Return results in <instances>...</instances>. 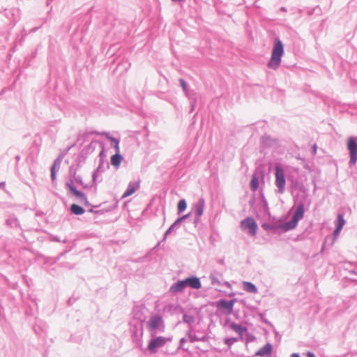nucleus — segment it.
<instances>
[{
	"mask_svg": "<svg viewBox=\"0 0 357 357\" xmlns=\"http://www.w3.org/2000/svg\"><path fill=\"white\" fill-rule=\"evenodd\" d=\"M304 203L301 202L298 204L296 211L294 212L291 219L289 221L281 225V227H283V229L285 231L292 230L296 227L298 221L301 220L304 216Z\"/></svg>",
	"mask_w": 357,
	"mask_h": 357,
	"instance_id": "f03ea898",
	"label": "nucleus"
},
{
	"mask_svg": "<svg viewBox=\"0 0 357 357\" xmlns=\"http://www.w3.org/2000/svg\"><path fill=\"white\" fill-rule=\"evenodd\" d=\"M123 159L122 155L116 152L114 155L111 157V164L115 167L118 168Z\"/></svg>",
	"mask_w": 357,
	"mask_h": 357,
	"instance_id": "a211bd4d",
	"label": "nucleus"
},
{
	"mask_svg": "<svg viewBox=\"0 0 357 357\" xmlns=\"http://www.w3.org/2000/svg\"><path fill=\"white\" fill-rule=\"evenodd\" d=\"M222 278V275L219 273L217 271H213L209 275V278L211 282L212 285H218L219 287H221L222 285H225L229 288H231V284L229 282H222L220 278Z\"/></svg>",
	"mask_w": 357,
	"mask_h": 357,
	"instance_id": "1a4fd4ad",
	"label": "nucleus"
},
{
	"mask_svg": "<svg viewBox=\"0 0 357 357\" xmlns=\"http://www.w3.org/2000/svg\"><path fill=\"white\" fill-rule=\"evenodd\" d=\"M288 180L291 182V187L293 189L302 190L303 188V185L297 179L294 178L293 177L288 178Z\"/></svg>",
	"mask_w": 357,
	"mask_h": 357,
	"instance_id": "aec40b11",
	"label": "nucleus"
},
{
	"mask_svg": "<svg viewBox=\"0 0 357 357\" xmlns=\"http://www.w3.org/2000/svg\"><path fill=\"white\" fill-rule=\"evenodd\" d=\"M194 107H195L194 103H192V105H191V112L193 111Z\"/></svg>",
	"mask_w": 357,
	"mask_h": 357,
	"instance_id": "4d7b16f0",
	"label": "nucleus"
},
{
	"mask_svg": "<svg viewBox=\"0 0 357 357\" xmlns=\"http://www.w3.org/2000/svg\"><path fill=\"white\" fill-rule=\"evenodd\" d=\"M190 215H191V213H189L186 215H183L182 217H180L179 220H181L182 222H184V220L188 219Z\"/></svg>",
	"mask_w": 357,
	"mask_h": 357,
	"instance_id": "4c0bfd02",
	"label": "nucleus"
},
{
	"mask_svg": "<svg viewBox=\"0 0 357 357\" xmlns=\"http://www.w3.org/2000/svg\"><path fill=\"white\" fill-rule=\"evenodd\" d=\"M147 326L149 329L153 331V333L151 334L152 336H153L158 331L160 332H164L165 328L164 320L160 314H154L151 316L148 322Z\"/></svg>",
	"mask_w": 357,
	"mask_h": 357,
	"instance_id": "39448f33",
	"label": "nucleus"
},
{
	"mask_svg": "<svg viewBox=\"0 0 357 357\" xmlns=\"http://www.w3.org/2000/svg\"><path fill=\"white\" fill-rule=\"evenodd\" d=\"M104 154V152H103V150L100 153V156L101 157L102 155H103Z\"/></svg>",
	"mask_w": 357,
	"mask_h": 357,
	"instance_id": "13d9d810",
	"label": "nucleus"
},
{
	"mask_svg": "<svg viewBox=\"0 0 357 357\" xmlns=\"http://www.w3.org/2000/svg\"><path fill=\"white\" fill-rule=\"evenodd\" d=\"M290 357H301L300 355L297 353H294L291 355Z\"/></svg>",
	"mask_w": 357,
	"mask_h": 357,
	"instance_id": "09e8293b",
	"label": "nucleus"
},
{
	"mask_svg": "<svg viewBox=\"0 0 357 357\" xmlns=\"http://www.w3.org/2000/svg\"><path fill=\"white\" fill-rule=\"evenodd\" d=\"M342 229H340V228H338V227H335V230L333 231L334 236H338Z\"/></svg>",
	"mask_w": 357,
	"mask_h": 357,
	"instance_id": "79ce46f5",
	"label": "nucleus"
},
{
	"mask_svg": "<svg viewBox=\"0 0 357 357\" xmlns=\"http://www.w3.org/2000/svg\"><path fill=\"white\" fill-rule=\"evenodd\" d=\"M275 185L278 188V192L283 194L285 192L286 178L283 168L278 165L275 167Z\"/></svg>",
	"mask_w": 357,
	"mask_h": 357,
	"instance_id": "7ed1b4c3",
	"label": "nucleus"
},
{
	"mask_svg": "<svg viewBox=\"0 0 357 357\" xmlns=\"http://www.w3.org/2000/svg\"><path fill=\"white\" fill-rule=\"evenodd\" d=\"M241 227L243 230L249 229V233L252 236L256 235L258 229L255 220L250 217L246 218L241 222Z\"/></svg>",
	"mask_w": 357,
	"mask_h": 357,
	"instance_id": "0eeeda50",
	"label": "nucleus"
},
{
	"mask_svg": "<svg viewBox=\"0 0 357 357\" xmlns=\"http://www.w3.org/2000/svg\"><path fill=\"white\" fill-rule=\"evenodd\" d=\"M70 212L75 215H82L84 212H85V210L84 209L83 207L76 204H73L71 206H70Z\"/></svg>",
	"mask_w": 357,
	"mask_h": 357,
	"instance_id": "6ab92c4d",
	"label": "nucleus"
},
{
	"mask_svg": "<svg viewBox=\"0 0 357 357\" xmlns=\"http://www.w3.org/2000/svg\"><path fill=\"white\" fill-rule=\"evenodd\" d=\"M96 135H100V133H99L98 132H95Z\"/></svg>",
	"mask_w": 357,
	"mask_h": 357,
	"instance_id": "680f3d73",
	"label": "nucleus"
},
{
	"mask_svg": "<svg viewBox=\"0 0 357 357\" xmlns=\"http://www.w3.org/2000/svg\"><path fill=\"white\" fill-rule=\"evenodd\" d=\"M107 138L110 140L112 142V145L114 146L116 152L119 153V140L116 139L115 137L109 136L108 134H106Z\"/></svg>",
	"mask_w": 357,
	"mask_h": 357,
	"instance_id": "b1692460",
	"label": "nucleus"
},
{
	"mask_svg": "<svg viewBox=\"0 0 357 357\" xmlns=\"http://www.w3.org/2000/svg\"><path fill=\"white\" fill-rule=\"evenodd\" d=\"M61 161H62V155H59L58 158H56L52 165H54V167L60 169V166H61Z\"/></svg>",
	"mask_w": 357,
	"mask_h": 357,
	"instance_id": "473e14b6",
	"label": "nucleus"
},
{
	"mask_svg": "<svg viewBox=\"0 0 357 357\" xmlns=\"http://www.w3.org/2000/svg\"><path fill=\"white\" fill-rule=\"evenodd\" d=\"M281 225L282 224L274 225V224L265 223V224L262 225V227L264 228V229H265L266 231H273L277 229H283V227H281Z\"/></svg>",
	"mask_w": 357,
	"mask_h": 357,
	"instance_id": "4be33fe9",
	"label": "nucleus"
},
{
	"mask_svg": "<svg viewBox=\"0 0 357 357\" xmlns=\"http://www.w3.org/2000/svg\"><path fill=\"white\" fill-rule=\"evenodd\" d=\"M71 192L75 196L78 197L79 199V201L81 199H86V195L84 192H82V191L77 190L76 188H73V191H71Z\"/></svg>",
	"mask_w": 357,
	"mask_h": 357,
	"instance_id": "c756f323",
	"label": "nucleus"
},
{
	"mask_svg": "<svg viewBox=\"0 0 357 357\" xmlns=\"http://www.w3.org/2000/svg\"><path fill=\"white\" fill-rule=\"evenodd\" d=\"M306 355H307V357H315L314 354L311 351H307Z\"/></svg>",
	"mask_w": 357,
	"mask_h": 357,
	"instance_id": "a18cd8bd",
	"label": "nucleus"
},
{
	"mask_svg": "<svg viewBox=\"0 0 357 357\" xmlns=\"http://www.w3.org/2000/svg\"><path fill=\"white\" fill-rule=\"evenodd\" d=\"M351 273H354V274H356V275L357 274V273L356 271H352Z\"/></svg>",
	"mask_w": 357,
	"mask_h": 357,
	"instance_id": "bf43d9fd",
	"label": "nucleus"
},
{
	"mask_svg": "<svg viewBox=\"0 0 357 357\" xmlns=\"http://www.w3.org/2000/svg\"><path fill=\"white\" fill-rule=\"evenodd\" d=\"M313 152H314V153H316V152H317V145L316 144H314L313 146Z\"/></svg>",
	"mask_w": 357,
	"mask_h": 357,
	"instance_id": "603ef678",
	"label": "nucleus"
},
{
	"mask_svg": "<svg viewBox=\"0 0 357 357\" xmlns=\"http://www.w3.org/2000/svg\"><path fill=\"white\" fill-rule=\"evenodd\" d=\"M280 10H281L282 11H284V12H286V11H287L286 8H284V7H282V8H280Z\"/></svg>",
	"mask_w": 357,
	"mask_h": 357,
	"instance_id": "6e6d98bb",
	"label": "nucleus"
},
{
	"mask_svg": "<svg viewBox=\"0 0 357 357\" xmlns=\"http://www.w3.org/2000/svg\"><path fill=\"white\" fill-rule=\"evenodd\" d=\"M236 302V299L227 301L225 299H220L217 302V307L219 310H225L227 314H230L233 312L234 305Z\"/></svg>",
	"mask_w": 357,
	"mask_h": 357,
	"instance_id": "6e6552de",
	"label": "nucleus"
},
{
	"mask_svg": "<svg viewBox=\"0 0 357 357\" xmlns=\"http://www.w3.org/2000/svg\"><path fill=\"white\" fill-rule=\"evenodd\" d=\"M347 149L349 154V167L356 165L357 162V137H349L347 142Z\"/></svg>",
	"mask_w": 357,
	"mask_h": 357,
	"instance_id": "20e7f679",
	"label": "nucleus"
},
{
	"mask_svg": "<svg viewBox=\"0 0 357 357\" xmlns=\"http://www.w3.org/2000/svg\"><path fill=\"white\" fill-rule=\"evenodd\" d=\"M190 215H191V213H189L186 215H183L182 217H180L179 220H181L182 222H184V220L188 219Z\"/></svg>",
	"mask_w": 357,
	"mask_h": 357,
	"instance_id": "ea45409f",
	"label": "nucleus"
},
{
	"mask_svg": "<svg viewBox=\"0 0 357 357\" xmlns=\"http://www.w3.org/2000/svg\"><path fill=\"white\" fill-rule=\"evenodd\" d=\"M5 185H6L5 182H1L0 183V188L3 189L5 187Z\"/></svg>",
	"mask_w": 357,
	"mask_h": 357,
	"instance_id": "8fccbe9b",
	"label": "nucleus"
},
{
	"mask_svg": "<svg viewBox=\"0 0 357 357\" xmlns=\"http://www.w3.org/2000/svg\"><path fill=\"white\" fill-rule=\"evenodd\" d=\"M259 316H260V317H261V318L262 319V317H263L264 314L261 313V314H259Z\"/></svg>",
	"mask_w": 357,
	"mask_h": 357,
	"instance_id": "052dcab7",
	"label": "nucleus"
},
{
	"mask_svg": "<svg viewBox=\"0 0 357 357\" xmlns=\"http://www.w3.org/2000/svg\"><path fill=\"white\" fill-rule=\"evenodd\" d=\"M187 334L191 342L199 340V338H198L195 335H192L190 331H189Z\"/></svg>",
	"mask_w": 357,
	"mask_h": 357,
	"instance_id": "f704fd0d",
	"label": "nucleus"
},
{
	"mask_svg": "<svg viewBox=\"0 0 357 357\" xmlns=\"http://www.w3.org/2000/svg\"><path fill=\"white\" fill-rule=\"evenodd\" d=\"M187 208V203L184 199L179 200L177 206L178 213L183 212Z\"/></svg>",
	"mask_w": 357,
	"mask_h": 357,
	"instance_id": "a878e982",
	"label": "nucleus"
},
{
	"mask_svg": "<svg viewBox=\"0 0 357 357\" xmlns=\"http://www.w3.org/2000/svg\"><path fill=\"white\" fill-rule=\"evenodd\" d=\"M243 288L248 293L257 294L258 292L257 287L250 282H243Z\"/></svg>",
	"mask_w": 357,
	"mask_h": 357,
	"instance_id": "f3484780",
	"label": "nucleus"
},
{
	"mask_svg": "<svg viewBox=\"0 0 357 357\" xmlns=\"http://www.w3.org/2000/svg\"><path fill=\"white\" fill-rule=\"evenodd\" d=\"M139 188V184L136 182H130L122 197L125 198L132 195Z\"/></svg>",
	"mask_w": 357,
	"mask_h": 357,
	"instance_id": "2eb2a0df",
	"label": "nucleus"
},
{
	"mask_svg": "<svg viewBox=\"0 0 357 357\" xmlns=\"http://www.w3.org/2000/svg\"><path fill=\"white\" fill-rule=\"evenodd\" d=\"M89 212H90V213H98V211H93V209H92V208L89 209Z\"/></svg>",
	"mask_w": 357,
	"mask_h": 357,
	"instance_id": "864d4df0",
	"label": "nucleus"
},
{
	"mask_svg": "<svg viewBox=\"0 0 357 357\" xmlns=\"http://www.w3.org/2000/svg\"><path fill=\"white\" fill-rule=\"evenodd\" d=\"M80 202H81V203H82V204H84V205H86V206H89V205H90V204H89V201H88V199H87V197H86V199H81V200H80Z\"/></svg>",
	"mask_w": 357,
	"mask_h": 357,
	"instance_id": "c03bdc74",
	"label": "nucleus"
},
{
	"mask_svg": "<svg viewBox=\"0 0 357 357\" xmlns=\"http://www.w3.org/2000/svg\"><path fill=\"white\" fill-rule=\"evenodd\" d=\"M100 168H101V164H100L98 167V168L96 169V170L93 173V176H92V179H93V182L94 183H96L97 182V177H98V172H100Z\"/></svg>",
	"mask_w": 357,
	"mask_h": 357,
	"instance_id": "72a5a7b5",
	"label": "nucleus"
},
{
	"mask_svg": "<svg viewBox=\"0 0 357 357\" xmlns=\"http://www.w3.org/2000/svg\"><path fill=\"white\" fill-rule=\"evenodd\" d=\"M172 337H165L163 336H158L155 338H152L148 344V349L151 354H155L158 351V349L162 347L168 342H172Z\"/></svg>",
	"mask_w": 357,
	"mask_h": 357,
	"instance_id": "423d86ee",
	"label": "nucleus"
},
{
	"mask_svg": "<svg viewBox=\"0 0 357 357\" xmlns=\"http://www.w3.org/2000/svg\"><path fill=\"white\" fill-rule=\"evenodd\" d=\"M204 206L205 200L203 197H200L192 207L195 216L201 217L203 215Z\"/></svg>",
	"mask_w": 357,
	"mask_h": 357,
	"instance_id": "9b49d317",
	"label": "nucleus"
},
{
	"mask_svg": "<svg viewBox=\"0 0 357 357\" xmlns=\"http://www.w3.org/2000/svg\"><path fill=\"white\" fill-rule=\"evenodd\" d=\"M69 177L73 178L76 183L84 185L82 176L77 174V168L74 167L73 165L69 168Z\"/></svg>",
	"mask_w": 357,
	"mask_h": 357,
	"instance_id": "4468645a",
	"label": "nucleus"
},
{
	"mask_svg": "<svg viewBox=\"0 0 357 357\" xmlns=\"http://www.w3.org/2000/svg\"><path fill=\"white\" fill-rule=\"evenodd\" d=\"M185 287L186 286L184 280H178L170 287L169 292L172 294L181 292Z\"/></svg>",
	"mask_w": 357,
	"mask_h": 357,
	"instance_id": "ddd939ff",
	"label": "nucleus"
},
{
	"mask_svg": "<svg viewBox=\"0 0 357 357\" xmlns=\"http://www.w3.org/2000/svg\"><path fill=\"white\" fill-rule=\"evenodd\" d=\"M273 351V346L271 343H266L264 347H261L256 353L255 356L261 357H269L271 356Z\"/></svg>",
	"mask_w": 357,
	"mask_h": 357,
	"instance_id": "f8f14e48",
	"label": "nucleus"
},
{
	"mask_svg": "<svg viewBox=\"0 0 357 357\" xmlns=\"http://www.w3.org/2000/svg\"><path fill=\"white\" fill-rule=\"evenodd\" d=\"M186 342L185 338L183 337L179 342V348H183V345Z\"/></svg>",
	"mask_w": 357,
	"mask_h": 357,
	"instance_id": "a19ab883",
	"label": "nucleus"
},
{
	"mask_svg": "<svg viewBox=\"0 0 357 357\" xmlns=\"http://www.w3.org/2000/svg\"><path fill=\"white\" fill-rule=\"evenodd\" d=\"M75 183H76L75 180L73 178H71L70 177H69V179L66 183V187L68 189H69V190L71 192V191H73V188H76L75 187Z\"/></svg>",
	"mask_w": 357,
	"mask_h": 357,
	"instance_id": "7c9ffc66",
	"label": "nucleus"
},
{
	"mask_svg": "<svg viewBox=\"0 0 357 357\" xmlns=\"http://www.w3.org/2000/svg\"><path fill=\"white\" fill-rule=\"evenodd\" d=\"M324 248V245L322 246V248H321V251H323Z\"/></svg>",
	"mask_w": 357,
	"mask_h": 357,
	"instance_id": "e2e57ef3",
	"label": "nucleus"
},
{
	"mask_svg": "<svg viewBox=\"0 0 357 357\" xmlns=\"http://www.w3.org/2000/svg\"><path fill=\"white\" fill-rule=\"evenodd\" d=\"M183 222H182L181 220H179L178 218L175 220V222L173 224L176 228H178Z\"/></svg>",
	"mask_w": 357,
	"mask_h": 357,
	"instance_id": "e433bc0d",
	"label": "nucleus"
},
{
	"mask_svg": "<svg viewBox=\"0 0 357 357\" xmlns=\"http://www.w3.org/2000/svg\"><path fill=\"white\" fill-rule=\"evenodd\" d=\"M195 321V317L192 315L184 314L183 316V321L188 324V325L192 324Z\"/></svg>",
	"mask_w": 357,
	"mask_h": 357,
	"instance_id": "c85d7f7f",
	"label": "nucleus"
},
{
	"mask_svg": "<svg viewBox=\"0 0 357 357\" xmlns=\"http://www.w3.org/2000/svg\"><path fill=\"white\" fill-rule=\"evenodd\" d=\"M238 341L236 337H227L225 339V344L230 347L234 342Z\"/></svg>",
	"mask_w": 357,
	"mask_h": 357,
	"instance_id": "2f4dec72",
	"label": "nucleus"
},
{
	"mask_svg": "<svg viewBox=\"0 0 357 357\" xmlns=\"http://www.w3.org/2000/svg\"><path fill=\"white\" fill-rule=\"evenodd\" d=\"M107 138L110 140L112 142V145L114 146L116 152L119 153V140L116 139L115 137L109 136L108 134H106Z\"/></svg>",
	"mask_w": 357,
	"mask_h": 357,
	"instance_id": "5701e85b",
	"label": "nucleus"
},
{
	"mask_svg": "<svg viewBox=\"0 0 357 357\" xmlns=\"http://www.w3.org/2000/svg\"><path fill=\"white\" fill-rule=\"evenodd\" d=\"M176 229H177V228L174 225V224H172L164 234L162 241H165L167 239L168 236H169L171 234L174 235L176 234V231H175Z\"/></svg>",
	"mask_w": 357,
	"mask_h": 357,
	"instance_id": "bb28decb",
	"label": "nucleus"
},
{
	"mask_svg": "<svg viewBox=\"0 0 357 357\" xmlns=\"http://www.w3.org/2000/svg\"><path fill=\"white\" fill-rule=\"evenodd\" d=\"M185 286L194 289H199L202 287L200 279L196 276H190L184 279Z\"/></svg>",
	"mask_w": 357,
	"mask_h": 357,
	"instance_id": "9d476101",
	"label": "nucleus"
},
{
	"mask_svg": "<svg viewBox=\"0 0 357 357\" xmlns=\"http://www.w3.org/2000/svg\"><path fill=\"white\" fill-rule=\"evenodd\" d=\"M229 328L237 333L241 337L243 336V334L247 331V328L245 326H243L239 324H236L233 322L230 324Z\"/></svg>",
	"mask_w": 357,
	"mask_h": 357,
	"instance_id": "dca6fc26",
	"label": "nucleus"
},
{
	"mask_svg": "<svg viewBox=\"0 0 357 357\" xmlns=\"http://www.w3.org/2000/svg\"><path fill=\"white\" fill-rule=\"evenodd\" d=\"M59 170V168L54 167V165H52V167H51L52 172H57Z\"/></svg>",
	"mask_w": 357,
	"mask_h": 357,
	"instance_id": "49530a36",
	"label": "nucleus"
},
{
	"mask_svg": "<svg viewBox=\"0 0 357 357\" xmlns=\"http://www.w3.org/2000/svg\"><path fill=\"white\" fill-rule=\"evenodd\" d=\"M6 224L11 227H20V222L17 218L15 216L9 217L6 220Z\"/></svg>",
	"mask_w": 357,
	"mask_h": 357,
	"instance_id": "412c9836",
	"label": "nucleus"
},
{
	"mask_svg": "<svg viewBox=\"0 0 357 357\" xmlns=\"http://www.w3.org/2000/svg\"><path fill=\"white\" fill-rule=\"evenodd\" d=\"M200 218L201 217L195 216V218L194 220L195 225H197L200 221Z\"/></svg>",
	"mask_w": 357,
	"mask_h": 357,
	"instance_id": "de8ad7c7",
	"label": "nucleus"
},
{
	"mask_svg": "<svg viewBox=\"0 0 357 357\" xmlns=\"http://www.w3.org/2000/svg\"><path fill=\"white\" fill-rule=\"evenodd\" d=\"M259 188V178L257 176L253 175L250 181V188L255 192Z\"/></svg>",
	"mask_w": 357,
	"mask_h": 357,
	"instance_id": "393cba45",
	"label": "nucleus"
},
{
	"mask_svg": "<svg viewBox=\"0 0 357 357\" xmlns=\"http://www.w3.org/2000/svg\"><path fill=\"white\" fill-rule=\"evenodd\" d=\"M190 215H191V213H189L186 215H183L182 217H180L179 220H181L182 222H184V220L188 219Z\"/></svg>",
	"mask_w": 357,
	"mask_h": 357,
	"instance_id": "58836bf2",
	"label": "nucleus"
},
{
	"mask_svg": "<svg viewBox=\"0 0 357 357\" xmlns=\"http://www.w3.org/2000/svg\"><path fill=\"white\" fill-rule=\"evenodd\" d=\"M16 162H18L20 160V156L19 155L15 156Z\"/></svg>",
	"mask_w": 357,
	"mask_h": 357,
	"instance_id": "3c124183",
	"label": "nucleus"
},
{
	"mask_svg": "<svg viewBox=\"0 0 357 357\" xmlns=\"http://www.w3.org/2000/svg\"><path fill=\"white\" fill-rule=\"evenodd\" d=\"M345 224V220L344 219V215L342 213H338L337 217V225L336 227L342 229Z\"/></svg>",
	"mask_w": 357,
	"mask_h": 357,
	"instance_id": "cd10ccee",
	"label": "nucleus"
},
{
	"mask_svg": "<svg viewBox=\"0 0 357 357\" xmlns=\"http://www.w3.org/2000/svg\"><path fill=\"white\" fill-rule=\"evenodd\" d=\"M266 139H268V137H262V140H263V142H266Z\"/></svg>",
	"mask_w": 357,
	"mask_h": 357,
	"instance_id": "5fc2aeb1",
	"label": "nucleus"
},
{
	"mask_svg": "<svg viewBox=\"0 0 357 357\" xmlns=\"http://www.w3.org/2000/svg\"><path fill=\"white\" fill-rule=\"evenodd\" d=\"M284 54V45L279 38H275L271 52V56L267 66L272 70H277L280 66L282 56Z\"/></svg>",
	"mask_w": 357,
	"mask_h": 357,
	"instance_id": "f257e3e1",
	"label": "nucleus"
},
{
	"mask_svg": "<svg viewBox=\"0 0 357 357\" xmlns=\"http://www.w3.org/2000/svg\"><path fill=\"white\" fill-rule=\"evenodd\" d=\"M179 82L181 84V86L183 90L184 91L185 93H186L187 87H188V84H187L186 82L183 79L181 78V79H179Z\"/></svg>",
	"mask_w": 357,
	"mask_h": 357,
	"instance_id": "c9c22d12",
	"label": "nucleus"
},
{
	"mask_svg": "<svg viewBox=\"0 0 357 357\" xmlns=\"http://www.w3.org/2000/svg\"><path fill=\"white\" fill-rule=\"evenodd\" d=\"M56 178V172L51 171V178L52 181H55Z\"/></svg>",
	"mask_w": 357,
	"mask_h": 357,
	"instance_id": "37998d69",
	"label": "nucleus"
}]
</instances>
